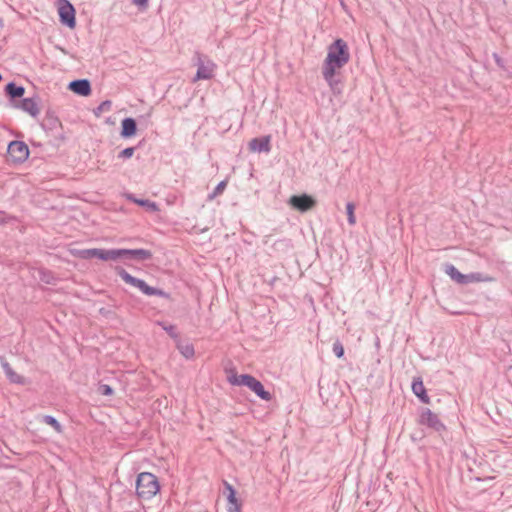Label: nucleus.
<instances>
[{"label":"nucleus","mask_w":512,"mask_h":512,"mask_svg":"<svg viewBox=\"0 0 512 512\" xmlns=\"http://www.w3.org/2000/svg\"><path fill=\"white\" fill-rule=\"evenodd\" d=\"M227 186V180H223L217 184L214 190L208 195V199L212 200L218 195L222 194Z\"/></svg>","instance_id":"27"},{"label":"nucleus","mask_w":512,"mask_h":512,"mask_svg":"<svg viewBox=\"0 0 512 512\" xmlns=\"http://www.w3.org/2000/svg\"><path fill=\"white\" fill-rule=\"evenodd\" d=\"M228 381L232 385L248 387L257 396H259L261 399L265 401H270L272 398L271 394L264 389L262 383L249 374H232L231 376L228 377Z\"/></svg>","instance_id":"3"},{"label":"nucleus","mask_w":512,"mask_h":512,"mask_svg":"<svg viewBox=\"0 0 512 512\" xmlns=\"http://www.w3.org/2000/svg\"><path fill=\"white\" fill-rule=\"evenodd\" d=\"M196 65L197 71L193 78L194 82L199 80H209L213 78L216 65L210 59L198 55Z\"/></svg>","instance_id":"7"},{"label":"nucleus","mask_w":512,"mask_h":512,"mask_svg":"<svg viewBox=\"0 0 512 512\" xmlns=\"http://www.w3.org/2000/svg\"><path fill=\"white\" fill-rule=\"evenodd\" d=\"M420 424L426 425L437 432L445 429L444 424L440 421L437 414L433 413L430 409H425L420 415Z\"/></svg>","instance_id":"11"},{"label":"nucleus","mask_w":512,"mask_h":512,"mask_svg":"<svg viewBox=\"0 0 512 512\" xmlns=\"http://www.w3.org/2000/svg\"><path fill=\"white\" fill-rule=\"evenodd\" d=\"M129 199L132 200L133 202L137 203L140 206L147 207L151 211L158 210L157 204L148 199H137L134 196H130Z\"/></svg>","instance_id":"25"},{"label":"nucleus","mask_w":512,"mask_h":512,"mask_svg":"<svg viewBox=\"0 0 512 512\" xmlns=\"http://www.w3.org/2000/svg\"><path fill=\"white\" fill-rule=\"evenodd\" d=\"M60 126L61 122L55 112L47 110L43 121L41 122V127L46 131H54Z\"/></svg>","instance_id":"18"},{"label":"nucleus","mask_w":512,"mask_h":512,"mask_svg":"<svg viewBox=\"0 0 512 512\" xmlns=\"http://www.w3.org/2000/svg\"><path fill=\"white\" fill-rule=\"evenodd\" d=\"M2 80V75L0 74V81Z\"/></svg>","instance_id":"39"},{"label":"nucleus","mask_w":512,"mask_h":512,"mask_svg":"<svg viewBox=\"0 0 512 512\" xmlns=\"http://www.w3.org/2000/svg\"><path fill=\"white\" fill-rule=\"evenodd\" d=\"M271 136L270 135H266V136H262V137H256V138H253L250 142H249V148L252 150V151H255V152H264V153H269L271 151Z\"/></svg>","instance_id":"15"},{"label":"nucleus","mask_w":512,"mask_h":512,"mask_svg":"<svg viewBox=\"0 0 512 512\" xmlns=\"http://www.w3.org/2000/svg\"><path fill=\"white\" fill-rule=\"evenodd\" d=\"M12 107L28 113L33 118L40 113L38 97L22 98L20 101L14 102Z\"/></svg>","instance_id":"9"},{"label":"nucleus","mask_w":512,"mask_h":512,"mask_svg":"<svg viewBox=\"0 0 512 512\" xmlns=\"http://www.w3.org/2000/svg\"><path fill=\"white\" fill-rule=\"evenodd\" d=\"M112 106V102L110 100H104L100 103V105L94 110V114L98 116L103 111H109Z\"/></svg>","instance_id":"30"},{"label":"nucleus","mask_w":512,"mask_h":512,"mask_svg":"<svg viewBox=\"0 0 512 512\" xmlns=\"http://www.w3.org/2000/svg\"><path fill=\"white\" fill-rule=\"evenodd\" d=\"M332 350H333V353H334L338 358L343 357V355H344V347H343L342 343H341L339 340H336V341L333 343Z\"/></svg>","instance_id":"31"},{"label":"nucleus","mask_w":512,"mask_h":512,"mask_svg":"<svg viewBox=\"0 0 512 512\" xmlns=\"http://www.w3.org/2000/svg\"><path fill=\"white\" fill-rule=\"evenodd\" d=\"M340 4H341V6H342L343 8H345V7H346V6H345V3H344L343 1H340Z\"/></svg>","instance_id":"38"},{"label":"nucleus","mask_w":512,"mask_h":512,"mask_svg":"<svg viewBox=\"0 0 512 512\" xmlns=\"http://www.w3.org/2000/svg\"><path fill=\"white\" fill-rule=\"evenodd\" d=\"M135 150H136V147H127L125 149H123L119 154H118V158L119 159H123V160H127V159H130L131 157H133L134 153H135Z\"/></svg>","instance_id":"29"},{"label":"nucleus","mask_w":512,"mask_h":512,"mask_svg":"<svg viewBox=\"0 0 512 512\" xmlns=\"http://www.w3.org/2000/svg\"><path fill=\"white\" fill-rule=\"evenodd\" d=\"M504 71L507 73L508 77L512 78V67H507V70Z\"/></svg>","instance_id":"37"},{"label":"nucleus","mask_w":512,"mask_h":512,"mask_svg":"<svg viewBox=\"0 0 512 512\" xmlns=\"http://www.w3.org/2000/svg\"><path fill=\"white\" fill-rule=\"evenodd\" d=\"M7 154L9 162L22 164L28 159L30 151L25 142L14 140L8 144Z\"/></svg>","instance_id":"5"},{"label":"nucleus","mask_w":512,"mask_h":512,"mask_svg":"<svg viewBox=\"0 0 512 512\" xmlns=\"http://www.w3.org/2000/svg\"><path fill=\"white\" fill-rule=\"evenodd\" d=\"M160 490L157 477L149 472H142L137 476L136 492L138 497L149 500Z\"/></svg>","instance_id":"2"},{"label":"nucleus","mask_w":512,"mask_h":512,"mask_svg":"<svg viewBox=\"0 0 512 512\" xmlns=\"http://www.w3.org/2000/svg\"><path fill=\"white\" fill-rule=\"evenodd\" d=\"M0 361L6 376L9 378L11 382L17 384L23 383V377L14 372L10 364L4 358H1Z\"/></svg>","instance_id":"20"},{"label":"nucleus","mask_w":512,"mask_h":512,"mask_svg":"<svg viewBox=\"0 0 512 512\" xmlns=\"http://www.w3.org/2000/svg\"><path fill=\"white\" fill-rule=\"evenodd\" d=\"M465 284L471 283V282H489L492 280V278L488 276H484L481 273H470L465 274Z\"/></svg>","instance_id":"23"},{"label":"nucleus","mask_w":512,"mask_h":512,"mask_svg":"<svg viewBox=\"0 0 512 512\" xmlns=\"http://www.w3.org/2000/svg\"><path fill=\"white\" fill-rule=\"evenodd\" d=\"M42 422L47 424V425L52 426L56 432H58V433L62 432V426L57 421V419L54 418L53 416H50V415L42 416Z\"/></svg>","instance_id":"26"},{"label":"nucleus","mask_w":512,"mask_h":512,"mask_svg":"<svg viewBox=\"0 0 512 512\" xmlns=\"http://www.w3.org/2000/svg\"><path fill=\"white\" fill-rule=\"evenodd\" d=\"M445 272L451 277L452 280H454L455 282L459 283V284H465V274H462L458 271V269L452 265V264H447L445 266Z\"/></svg>","instance_id":"21"},{"label":"nucleus","mask_w":512,"mask_h":512,"mask_svg":"<svg viewBox=\"0 0 512 512\" xmlns=\"http://www.w3.org/2000/svg\"><path fill=\"white\" fill-rule=\"evenodd\" d=\"M354 210H355L354 204L351 202H348L346 204V214H347L348 224H355V222H356Z\"/></svg>","instance_id":"28"},{"label":"nucleus","mask_w":512,"mask_h":512,"mask_svg":"<svg viewBox=\"0 0 512 512\" xmlns=\"http://www.w3.org/2000/svg\"><path fill=\"white\" fill-rule=\"evenodd\" d=\"M59 21L62 25L73 29L76 26V11L74 6L68 0H60L59 3Z\"/></svg>","instance_id":"6"},{"label":"nucleus","mask_w":512,"mask_h":512,"mask_svg":"<svg viewBox=\"0 0 512 512\" xmlns=\"http://www.w3.org/2000/svg\"><path fill=\"white\" fill-rule=\"evenodd\" d=\"M99 391L101 392V394L106 396H110L113 394V389L107 384L100 385Z\"/></svg>","instance_id":"35"},{"label":"nucleus","mask_w":512,"mask_h":512,"mask_svg":"<svg viewBox=\"0 0 512 512\" xmlns=\"http://www.w3.org/2000/svg\"><path fill=\"white\" fill-rule=\"evenodd\" d=\"M4 90L11 105L18 102V99L22 98L25 93V88L22 85H17L14 81L7 83Z\"/></svg>","instance_id":"16"},{"label":"nucleus","mask_w":512,"mask_h":512,"mask_svg":"<svg viewBox=\"0 0 512 512\" xmlns=\"http://www.w3.org/2000/svg\"><path fill=\"white\" fill-rule=\"evenodd\" d=\"M224 492L223 494L227 498V511L228 512H241V503L236 498V491L233 486L227 481L223 482Z\"/></svg>","instance_id":"12"},{"label":"nucleus","mask_w":512,"mask_h":512,"mask_svg":"<svg viewBox=\"0 0 512 512\" xmlns=\"http://www.w3.org/2000/svg\"><path fill=\"white\" fill-rule=\"evenodd\" d=\"M323 78L328 83L329 87L333 91L334 94H340L341 89L339 88L340 81L336 79L335 75H331L328 77L327 75H323Z\"/></svg>","instance_id":"24"},{"label":"nucleus","mask_w":512,"mask_h":512,"mask_svg":"<svg viewBox=\"0 0 512 512\" xmlns=\"http://www.w3.org/2000/svg\"><path fill=\"white\" fill-rule=\"evenodd\" d=\"M350 60L348 44L342 38L334 40L327 48V56L322 66V74L330 77L336 70L345 66Z\"/></svg>","instance_id":"1"},{"label":"nucleus","mask_w":512,"mask_h":512,"mask_svg":"<svg viewBox=\"0 0 512 512\" xmlns=\"http://www.w3.org/2000/svg\"><path fill=\"white\" fill-rule=\"evenodd\" d=\"M162 328L174 339L178 338V334L175 331V326L160 324Z\"/></svg>","instance_id":"34"},{"label":"nucleus","mask_w":512,"mask_h":512,"mask_svg":"<svg viewBox=\"0 0 512 512\" xmlns=\"http://www.w3.org/2000/svg\"><path fill=\"white\" fill-rule=\"evenodd\" d=\"M116 272L125 283L138 288L145 295H155L164 298H169V294L166 293L165 291L147 285L144 280L130 275L126 270H124L121 267L116 268Z\"/></svg>","instance_id":"4"},{"label":"nucleus","mask_w":512,"mask_h":512,"mask_svg":"<svg viewBox=\"0 0 512 512\" xmlns=\"http://www.w3.org/2000/svg\"><path fill=\"white\" fill-rule=\"evenodd\" d=\"M137 133V122L132 117H126L121 121L120 136L124 139L132 138Z\"/></svg>","instance_id":"17"},{"label":"nucleus","mask_w":512,"mask_h":512,"mask_svg":"<svg viewBox=\"0 0 512 512\" xmlns=\"http://www.w3.org/2000/svg\"><path fill=\"white\" fill-rule=\"evenodd\" d=\"M40 273H41V275H42V277H41V280H42V281H44V282H46V283H50V282H51V280H50L51 275H50V273H49V272H46V271H40Z\"/></svg>","instance_id":"36"},{"label":"nucleus","mask_w":512,"mask_h":512,"mask_svg":"<svg viewBox=\"0 0 512 512\" xmlns=\"http://www.w3.org/2000/svg\"><path fill=\"white\" fill-rule=\"evenodd\" d=\"M492 57L499 68H501L502 70H507L505 61L500 57V55L498 53L494 52L492 54Z\"/></svg>","instance_id":"33"},{"label":"nucleus","mask_w":512,"mask_h":512,"mask_svg":"<svg viewBox=\"0 0 512 512\" xmlns=\"http://www.w3.org/2000/svg\"><path fill=\"white\" fill-rule=\"evenodd\" d=\"M68 89L73 93L87 97L91 94L92 88L91 83L88 79H75L68 84Z\"/></svg>","instance_id":"14"},{"label":"nucleus","mask_w":512,"mask_h":512,"mask_svg":"<svg viewBox=\"0 0 512 512\" xmlns=\"http://www.w3.org/2000/svg\"><path fill=\"white\" fill-rule=\"evenodd\" d=\"M76 255L82 259L98 258V259L107 261V260H113L115 253H114V249L105 250V249L94 248V249L79 250Z\"/></svg>","instance_id":"10"},{"label":"nucleus","mask_w":512,"mask_h":512,"mask_svg":"<svg viewBox=\"0 0 512 512\" xmlns=\"http://www.w3.org/2000/svg\"><path fill=\"white\" fill-rule=\"evenodd\" d=\"M177 348L186 359H190L194 356V347L190 343H182L179 341L177 343Z\"/></svg>","instance_id":"22"},{"label":"nucleus","mask_w":512,"mask_h":512,"mask_svg":"<svg viewBox=\"0 0 512 512\" xmlns=\"http://www.w3.org/2000/svg\"><path fill=\"white\" fill-rule=\"evenodd\" d=\"M114 259L117 260L119 258L136 260V261H145L152 258V253L146 249H114Z\"/></svg>","instance_id":"8"},{"label":"nucleus","mask_w":512,"mask_h":512,"mask_svg":"<svg viewBox=\"0 0 512 512\" xmlns=\"http://www.w3.org/2000/svg\"><path fill=\"white\" fill-rule=\"evenodd\" d=\"M289 203L293 208L305 212L314 206L315 200L310 195L302 194L292 196Z\"/></svg>","instance_id":"13"},{"label":"nucleus","mask_w":512,"mask_h":512,"mask_svg":"<svg viewBox=\"0 0 512 512\" xmlns=\"http://www.w3.org/2000/svg\"><path fill=\"white\" fill-rule=\"evenodd\" d=\"M131 3L141 12L146 11L149 6V0H131Z\"/></svg>","instance_id":"32"},{"label":"nucleus","mask_w":512,"mask_h":512,"mask_svg":"<svg viewBox=\"0 0 512 512\" xmlns=\"http://www.w3.org/2000/svg\"><path fill=\"white\" fill-rule=\"evenodd\" d=\"M412 391L423 403H429L430 399L426 393V389L421 378L413 379Z\"/></svg>","instance_id":"19"}]
</instances>
